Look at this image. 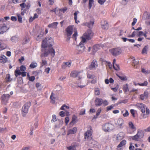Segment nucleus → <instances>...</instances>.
<instances>
[{
	"mask_svg": "<svg viewBox=\"0 0 150 150\" xmlns=\"http://www.w3.org/2000/svg\"><path fill=\"white\" fill-rule=\"evenodd\" d=\"M54 43L53 39L50 37L46 38L43 40L41 45L42 53L40 55L41 57H47L49 54L53 57L54 56V50L52 47L51 48Z\"/></svg>",
	"mask_w": 150,
	"mask_h": 150,
	"instance_id": "nucleus-1",
	"label": "nucleus"
},
{
	"mask_svg": "<svg viewBox=\"0 0 150 150\" xmlns=\"http://www.w3.org/2000/svg\"><path fill=\"white\" fill-rule=\"evenodd\" d=\"M93 33L91 30H88L83 35L81 42L84 43L87 40H90L93 37Z\"/></svg>",
	"mask_w": 150,
	"mask_h": 150,
	"instance_id": "nucleus-2",
	"label": "nucleus"
},
{
	"mask_svg": "<svg viewBox=\"0 0 150 150\" xmlns=\"http://www.w3.org/2000/svg\"><path fill=\"white\" fill-rule=\"evenodd\" d=\"M31 103L30 102H26L23 106L21 110V114L23 117L25 116L28 112V109L31 106Z\"/></svg>",
	"mask_w": 150,
	"mask_h": 150,
	"instance_id": "nucleus-3",
	"label": "nucleus"
},
{
	"mask_svg": "<svg viewBox=\"0 0 150 150\" xmlns=\"http://www.w3.org/2000/svg\"><path fill=\"white\" fill-rule=\"evenodd\" d=\"M144 136L143 131L141 129H138L136 135L132 137V139L136 141H140Z\"/></svg>",
	"mask_w": 150,
	"mask_h": 150,
	"instance_id": "nucleus-4",
	"label": "nucleus"
},
{
	"mask_svg": "<svg viewBox=\"0 0 150 150\" xmlns=\"http://www.w3.org/2000/svg\"><path fill=\"white\" fill-rule=\"evenodd\" d=\"M96 106H100L103 104L104 106H106L108 105V103L107 100H103L100 98H96L94 101Z\"/></svg>",
	"mask_w": 150,
	"mask_h": 150,
	"instance_id": "nucleus-5",
	"label": "nucleus"
},
{
	"mask_svg": "<svg viewBox=\"0 0 150 150\" xmlns=\"http://www.w3.org/2000/svg\"><path fill=\"white\" fill-rule=\"evenodd\" d=\"M113 125L109 123H106L102 125V129L105 132L110 131L113 129Z\"/></svg>",
	"mask_w": 150,
	"mask_h": 150,
	"instance_id": "nucleus-6",
	"label": "nucleus"
},
{
	"mask_svg": "<svg viewBox=\"0 0 150 150\" xmlns=\"http://www.w3.org/2000/svg\"><path fill=\"white\" fill-rule=\"evenodd\" d=\"M81 41L80 42L78 46H77L76 48L75 52L77 54H81L83 53L84 51L85 47Z\"/></svg>",
	"mask_w": 150,
	"mask_h": 150,
	"instance_id": "nucleus-7",
	"label": "nucleus"
},
{
	"mask_svg": "<svg viewBox=\"0 0 150 150\" xmlns=\"http://www.w3.org/2000/svg\"><path fill=\"white\" fill-rule=\"evenodd\" d=\"M109 51L113 56L115 57L120 55L122 52L121 49L119 47L112 48Z\"/></svg>",
	"mask_w": 150,
	"mask_h": 150,
	"instance_id": "nucleus-8",
	"label": "nucleus"
},
{
	"mask_svg": "<svg viewBox=\"0 0 150 150\" xmlns=\"http://www.w3.org/2000/svg\"><path fill=\"white\" fill-rule=\"evenodd\" d=\"M67 35V41H68L69 40L71 35L72 33L73 26L70 25L68 26L66 29Z\"/></svg>",
	"mask_w": 150,
	"mask_h": 150,
	"instance_id": "nucleus-9",
	"label": "nucleus"
},
{
	"mask_svg": "<svg viewBox=\"0 0 150 150\" xmlns=\"http://www.w3.org/2000/svg\"><path fill=\"white\" fill-rule=\"evenodd\" d=\"M87 76L89 79L88 81L91 83L95 84L96 83L97 78L94 75L88 73L87 74Z\"/></svg>",
	"mask_w": 150,
	"mask_h": 150,
	"instance_id": "nucleus-10",
	"label": "nucleus"
},
{
	"mask_svg": "<svg viewBox=\"0 0 150 150\" xmlns=\"http://www.w3.org/2000/svg\"><path fill=\"white\" fill-rule=\"evenodd\" d=\"M92 130L90 128V129L88 130L84 134V139H87V140H90L92 139Z\"/></svg>",
	"mask_w": 150,
	"mask_h": 150,
	"instance_id": "nucleus-11",
	"label": "nucleus"
},
{
	"mask_svg": "<svg viewBox=\"0 0 150 150\" xmlns=\"http://www.w3.org/2000/svg\"><path fill=\"white\" fill-rule=\"evenodd\" d=\"M10 97L9 94H4L1 97V102L2 104L6 105Z\"/></svg>",
	"mask_w": 150,
	"mask_h": 150,
	"instance_id": "nucleus-12",
	"label": "nucleus"
},
{
	"mask_svg": "<svg viewBox=\"0 0 150 150\" xmlns=\"http://www.w3.org/2000/svg\"><path fill=\"white\" fill-rule=\"evenodd\" d=\"M80 72L74 71L71 72L70 76L71 77L74 78L78 77L79 79H80L82 78L81 75H80Z\"/></svg>",
	"mask_w": 150,
	"mask_h": 150,
	"instance_id": "nucleus-13",
	"label": "nucleus"
},
{
	"mask_svg": "<svg viewBox=\"0 0 150 150\" xmlns=\"http://www.w3.org/2000/svg\"><path fill=\"white\" fill-rule=\"evenodd\" d=\"M137 108L140 110L142 113H144L145 112L146 105L141 103H138L136 104Z\"/></svg>",
	"mask_w": 150,
	"mask_h": 150,
	"instance_id": "nucleus-14",
	"label": "nucleus"
},
{
	"mask_svg": "<svg viewBox=\"0 0 150 150\" xmlns=\"http://www.w3.org/2000/svg\"><path fill=\"white\" fill-rule=\"evenodd\" d=\"M148 92L147 91H145L143 94L140 95L139 98L142 100H143L144 99H146L148 98Z\"/></svg>",
	"mask_w": 150,
	"mask_h": 150,
	"instance_id": "nucleus-15",
	"label": "nucleus"
},
{
	"mask_svg": "<svg viewBox=\"0 0 150 150\" xmlns=\"http://www.w3.org/2000/svg\"><path fill=\"white\" fill-rule=\"evenodd\" d=\"M97 67L98 64L97 61L96 59H94L89 66V68L90 69H96Z\"/></svg>",
	"mask_w": 150,
	"mask_h": 150,
	"instance_id": "nucleus-16",
	"label": "nucleus"
},
{
	"mask_svg": "<svg viewBox=\"0 0 150 150\" xmlns=\"http://www.w3.org/2000/svg\"><path fill=\"white\" fill-rule=\"evenodd\" d=\"M71 61L64 62L61 65V68L62 69H65L67 67H70L71 66Z\"/></svg>",
	"mask_w": 150,
	"mask_h": 150,
	"instance_id": "nucleus-17",
	"label": "nucleus"
},
{
	"mask_svg": "<svg viewBox=\"0 0 150 150\" xmlns=\"http://www.w3.org/2000/svg\"><path fill=\"white\" fill-rule=\"evenodd\" d=\"M94 22V21L93 20H92L89 22L83 23L82 24V25L84 26H86L89 28H91L93 27Z\"/></svg>",
	"mask_w": 150,
	"mask_h": 150,
	"instance_id": "nucleus-18",
	"label": "nucleus"
},
{
	"mask_svg": "<svg viewBox=\"0 0 150 150\" xmlns=\"http://www.w3.org/2000/svg\"><path fill=\"white\" fill-rule=\"evenodd\" d=\"M78 121L77 117L75 115H74L72 116V120L70 123V125H73L75 124Z\"/></svg>",
	"mask_w": 150,
	"mask_h": 150,
	"instance_id": "nucleus-19",
	"label": "nucleus"
},
{
	"mask_svg": "<svg viewBox=\"0 0 150 150\" xmlns=\"http://www.w3.org/2000/svg\"><path fill=\"white\" fill-rule=\"evenodd\" d=\"M128 127L129 128L132 130L133 132H134L136 130V127L134 125L132 122L130 121L128 122Z\"/></svg>",
	"mask_w": 150,
	"mask_h": 150,
	"instance_id": "nucleus-20",
	"label": "nucleus"
},
{
	"mask_svg": "<svg viewBox=\"0 0 150 150\" xmlns=\"http://www.w3.org/2000/svg\"><path fill=\"white\" fill-rule=\"evenodd\" d=\"M124 137V134L122 132H120L117 134L116 137V139L120 141L122 140Z\"/></svg>",
	"mask_w": 150,
	"mask_h": 150,
	"instance_id": "nucleus-21",
	"label": "nucleus"
},
{
	"mask_svg": "<svg viewBox=\"0 0 150 150\" xmlns=\"http://www.w3.org/2000/svg\"><path fill=\"white\" fill-rule=\"evenodd\" d=\"M7 61V57L4 55H1L0 56V62L4 64L6 63Z\"/></svg>",
	"mask_w": 150,
	"mask_h": 150,
	"instance_id": "nucleus-22",
	"label": "nucleus"
},
{
	"mask_svg": "<svg viewBox=\"0 0 150 150\" xmlns=\"http://www.w3.org/2000/svg\"><path fill=\"white\" fill-rule=\"evenodd\" d=\"M77 131V128L76 127H74L73 128L69 129L68 131L67 135L69 134H75Z\"/></svg>",
	"mask_w": 150,
	"mask_h": 150,
	"instance_id": "nucleus-23",
	"label": "nucleus"
},
{
	"mask_svg": "<svg viewBox=\"0 0 150 150\" xmlns=\"http://www.w3.org/2000/svg\"><path fill=\"white\" fill-rule=\"evenodd\" d=\"M143 34V33L142 31H134L132 33V36H135L136 35L138 37H140V36L142 35Z\"/></svg>",
	"mask_w": 150,
	"mask_h": 150,
	"instance_id": "nucleus-24",
	"label": "nucleus"
},
{
	"mask_svg": "<svg viewBox=\"0 0 150 150\" xmlns=\"http://www.w3.org/2000/svg\"><path fill=\"white\" fill-rule=\"evenodd\" d=\"M116 59H114L113 60L112 65L114 69L116 70H119L120 69V67L119 65L115 64Z\"/></svg>",
	"mask_w": 150,
	"mask_h": 150,
	"instance_id": "nucleus-25",
	"label": "nucleus"
},
{
	"mask_svg": "<svg viewBox=\"0 0 150 150\" xmlns=\"http://www.w3.org/2000/svg\"><path fill=\"white\" fill-rule=\"evenodd\" d=\"M20 6L21 8V10H23L25 8H26L27 9H28L30 7V4H25L24 3H22L20 4Z\"/></svg>",
	"mask_w": 150,
	"mask_h": 150,
	"instance_id": "nucleus-26",
	"label": "nucleus"
},
{
	"mask_svg": "<svg viewBox=\"0 0 150 150\" xmlns=\"http://www.w3.org/2000/svg\"><path fill=\"white\" fill-rule=\"evenodd\" d=\"M124 120L122 118H119L118 119L116 124L118 126H120V127L121 128L122 126V125L123 124Z\"/></svg>",
	"mask_w": 150,
	"mask_h": 150,
	"instance_id": "nucleus-27",
	"label": "nucleus"
},
{
	"mask_svg": "<svg viewBox=\"0 0 150 150\" xmlns=\"http://www.w3.org/2000/svg\"><path fill=\"white\" fill-rule=\"evenodd\" d=\"M58 24V23L57 22H53L52 23L49 24L48 25V27L50 28H57Z\"/></svg>",
	"mask_w": 150,
	"mask_h": 150,
	"instance_id": "nucleus-28",
	"label": "nucleus"
},
{
	"mask_svg": "<svg viewBox=\"0 0 150 150\" xmlns=\"http://www.w3.org/2000/svg\"><path fill=\"white\" fill-rule=\"evenodd\" d=\"M148 45H147L144 46V47L143 48L141 52L142 54H147V51L148 49Z\"/></svg>",
	"mask_w": 150,
	"mask_h": 150,
	"instance_id": "nucleus-29",
	"label": "nucleus"
},
{
	"mask_svg": "<svg viewBox=\"0 0 150 150\" xmlns=\"http://www.w3.org/2000/svg\"><path fill=\"white\" fill-rule=\"evenodd\" d=\"M102 28L104 30H107L108 28V24L106 21H104V23L101 25Z\"/></svg>",
	"mask_w": 150,
	"mask_h": 150,
	"instance_id": "nucleus-30",
	"label": "nucleus"
},
{
	"mask_svg": "<svg viewBox=\"0 0 150 150\" xmlns=\"http://www.w3.org/2000/svg\"><path fill=\"white\" fill-rule=\"evenodd\" d=\"M54 94L53 92L52 93L50 98L51 99V102L52 104H54L55 103V98L54 96Z\"/></svg>",
	"mask_w": 150,
	"mask_h": 150,
	"instance_id": "nucleus-31",
	"label": "nucleus"
},
{
	"mask_svg": "<svg viewBox=\"0 0 150 150\" xmlns=\"http://www.w3.org/2000/svg\"><path fill=\"white\" fill-rule=\"evenodd\" d=\"M122 87L123 90L125 93H126L129 91L128 85L127 84L124 85Z\"/></svg>",
	"mask_w": 150,
	"mask_h": 150,
	"instance_id": "nucleus-32",
	"label": "nucleus"
},
{
	"mask_svg": "<svg viewBox=\"0 0 150 150\" xmlns=\"http://www.w3.org/2000/svg\"><path fill=\"white\" fill-rule=\"evenodd\" d=\"M7 45L4 43H0V50H1L6 48Z\"/></svg>",
	"mask_w": 150,
	"mask_h": 150,
	"instance_id": "nucleus-33",
	"label": "nucleus"
},
{
	"mask_svg": "<svg viewBox=\"0 0 150 150\" xmlns=\"http://www.w3.org/2000/svg\"><path fill=\"white\" fill-rule=\"evenodd\" d=\"M121 112L122 114V115L124 117H127L129 115V112L128 110H126L121 111Z\"/></svg>",
	"mask_w": 150,
	"mask_h": 150,
	"instance_id": "nucleus-34",
	"label": "nucleus"
},
{
	"mask_svg": "<svg viewBox=\"0 0 150 150\" xmlns=\"http://www.w3.org/2000/svg\"><path fill=\"white\" fill-rule=\"evenodd\" d=\"M126 143V141L124 139L121 141L120 143L117 146V147L118 148H120L123 146H124Z\"/></svg>",
	"mask_w": 150,
	"mask_h": 150,
	"instance_id": "nucleus-35",
	"label": "nucleus"
},
{
	"mask_svg": "<svg viewBox=\"0 0 150 150\" xmlns=\"http://www.w3.org/2000/svg\"><path fill=\"white\" fill-rule=\"evenodd\" d=\"M79 13V11H76L74 13V19L76 23H78L79 22V21L77 20V14Z\"/></svg>",
	"mask_w": 150,
	"mask_h": 150,
	"instance_id": "nucleus-36",
	"label": "nucleus"
},
{
	"mask_svg": "<svg viewBox=\"0 0 150 150\" xmlns=\"http://www.w3.org/2000/svg\"><path fill=\"white\" fill-rule=\"evenodd\" d=\"M7 30V28L6 26H2L0 28V32L1 34H3L6 32Z\"/></svg>",
	"mask_w": 150,
	"mask_h": 150,
	"instance_id": "nucleus-37",
	"label": "nucleus"
},
{
	"mask_svg": "<svg viewBox=\"0 0 150 150\" xmlns=\"http://www.w3.org/2000/svg\"><path fill=\"white\" fill-rule=\"evenodd\" d=\"M101 110H102L101 108H99L97 110L96 116H94V118L96 119L98 117V116L99 115L100 113L101 112Z\"/></svg>",
	"mask_w": 150,
	"mask_h": 150,
	"instance_id": "nucleus-38",
	"label": "nucleus"
},
{
	"mask_svg": "<svg viewBox=\"0 0 150 150\" xmlns=\"http://www.w3.org/2000/svg\"><path fill=\"white\" fill-rule=\"evenodd\" d=\"M37 66V64L36 62H32L30 64L29 67L31 68H34Z\"/></svg>",
	"mask_w": 150,
	"mask_h": 150,
	"instance_id": "nucleus-39",
	"label": "nucleus"
},
{
	"mask_svg": "<svg viewBox=\"0 0 150 150\" xmlns=\"http://www.w3.org/2000/svg\"><path fill=\"white\" fill-rule=\"evenodd\" d=\"M5 79L7 82L10 81L12 80L10 78V75L9 74H7L6 75Z\"/></svg>",
	"mask_w": 150,
	"mask_h": 150,
	"instance_id": "nucleus-40",
	"label": "nucleus"
},
{
	"mask_svg": "<svg viewBox=\"0 0 150 150\" xmlns=\"http://www.w3.org/2000/svg\"><path fill=\"white\" fill-rule=\"evenodd\" d=\"M146 114L145 115L144 114L143 115V117L144 118H146L148 117V115L149 114V110L147 108H146Z\"/></svg>",
	"mask_w": 150,
	"mask_h": 150,
	"instance_id": "nucleus-41",
	"label": "nucleus"
},
{
	"mask_svg": "<svg viewBox=\"0 0 150 150\" xmlns=\"http://www.w3.org/2000/svg\"><path fill=\"white\" fill-rule=\"evenodd\" d=\"M15 75L16 77H17L18 75H21V72L20 70L16 69L15 71Z\"/></svg>",
	"mask_w": 150,
	"mask_h": 150,
	"instance_id": "nucleus-42",
	"label": "nucleus"
},
{
	"mask_svg": "<svg viewBox=\"0 0 150 150\" xmlns=\"http://www.w3.org/2000/svg\"><path fill=\"white\" fill-rule=\"evenodd\" d=\"M67 148L68 150H76L75 146L74 145L67 147Z\"/></svg>",
	"mask_w": 150,
	"mask_h": 150,
	"instance_id": "nucleus-43",
	"label": "nucleus"
},
{
	"mask_svg": "<svg viewBox=\"0 0 150 150\" xmlns=\"http://www.w3.org/2000/svg\"><path fill=\"white\" fill-rule=\"evenodd\" d=\"M69 109V107L65 104L63 105L60 108V109L62 110H65L66 109Z\"/></svg>",
	"mask_w": 150,
	"mask_h": 150,
	"instance_id": "nucleus-44",
	"label": "nucleus"
},
{
	"mask_svg": "<svg viewBox=\"0 0 150 150\" xmlns=\"http://www.w3.org/2000/svg\"><path fill=\"white\" fill-rule=\"evenodd\" d=\"M68 8L67 7H64L62 8L59 9V12H62L64 13L67 11Z\"/></svg>",
	"mask_w": 150,
	"mask_h": 150,
	"instance_id": "nucleus-45",
	"label": "nucleus"
},
{
	"mask_svg": "<svg viewBox=\"0 0 150 150\" xmlns=\"http://www.w3.org/2000/svg\"><path fill=\"white\" fill-rule=\"evenodd\" d=\"M77 36V31L74 32V34L73 35L72 38L75 41H76L77 38L76 37Z\"/></svg>",
	"mask_w": 150,
	"mask_h": 150,
	"instance_id": "nucleus-46",
	"label": "nucleus"
},
{
	"mask_svg": "<svg viewBox=\"0 0 150 150\" xmlns=\"http://www.w3.org/2000/svg\"><path fill=\"white\" fill-rule=\"evenodd\" d=\"M40 63L41 67H42L47 64V62L45 59H42Z\"/></svg>",
	"mask_w": 150,
	"mask_h": 150,
	"instance_id": "nucleus-47",
	"label": "nucleus"
},
{
	"mask_svg": "<svg viewBox=\"0 0 150 150\" xmlns=\"http://www.w3.org/2000/svg\"><path fill=\"white\" fill-rule=\"evenodd\" d=\"M148 82L147 81H145L144 83H138V85L140 86H147Z\"/></svg>",
	"mask_w": 150,
	"mask_h": 150,
	"instance_id": "nucleus-48",
	"label": "nucleus"
},
{
	"mask_svg": "<svg viewBox=\"0 0 150 150\" xmlns=\"http://www.w3.org/2000/svg\"><path fill=\"white\" fill-rule=\"evenodd\" d=\"M93 2V1H91L89 0V2L88 3V8L89 9H90L91 8L92 6Z\"/></svg>",
	"mask_w": 150,
	"mask_h": 150,
	"instance_id": "nucleus-49",
	"label": "nucleus"
},
{
	"mask_svg": "<svg viewBox=\"0 0 150 150\" xmlns=\"http://www.w3.org/2000/svg\"><path fill=\"white\" fill-rule=\"evenodd\" d=\"M18 20L20 23H22V18L21 16L20 15V14H17Z\"/></svg>",
	"mask_w": 150,
	"mask_h": 150,
	"instance_id": "nucleus-50",
	"label": "nucleus"
},
{
	"mask_svg": "<svg viewBox=\"0 0 150 150\" xmlns=\"http://www.w3.org/2000/svg\"><path fill=\"white\" fill-rule=\"evenodd\" d=\"M5 145L2 140H0V149H3Z\"/></svg>",
	"mask_w": 150,
	"mask_h": 150,
	"instance_id": "nucleus-51",
	"label": "nucleus"
},
{
	"mask_svg": "<svg viewBox=\"0 0 150 150\" xmlns=\"http://www.w3.org/2000/svg\"><path fill=\"white\" fill-rule=\"evenodd\" d=\"M43 37V35L41 34L38 35L37 38L36 40L38 41H40L42 39V38Z\"/></svg>",
	"mask_w": 150,
	"mask_h": 150,
	"instance_id": "nucleus-52",
	"label": "nucleus"
},
{
	"mask_svg": "<svg viewBox=\"0 0 150 150\" xmlns=\"http://www.w3.org/2000/svg\"><path fill=\"white\" fill-rule=\"evenodd\" d=\"M20 70L22 71H25L26 70V67L24 65H21L20 67Z\"/></svg>",
	"mask_w": 150,
	"mask_h": 150,
	"instance_id": "nucleus-53",
	"label": "nucleus"
},
{
	"mask_svg": "<svg viewBox=\"0 0 150 150\" xmlns=\"http://www.w3.org/2000/svg\"><path fill=\"white\" fill-rule=\"evenodd\" d=\"M114 107V106L112 105L110 106H108L106 107V111L108 112L110 110H111L112 109H113Z\"/></svg>",
	"mask_w": 150,
	"mask_h": 150,
	"instance_id": "nucleus-54",
	"label": "nucleus"
},
{
	"mask_svg": "<svg viewBox=\"0 0 150 150\" xmlns=\"http://www.w3.org/2000/svg\"><path fill=\"white\" fill-rule=\"evenodd\" d=\"M93 50L94 52H96L98 50V45H95L93 47Z\"/></svg>",
	"mask_w": 150,
	"mask_h": 150,
	"instance_id": "nucleus-55",
	"label": "nucleus"
},
{
	"mask_svg": "<svg viewBox=\"0 0 150 150\" xmlns=\"http://www.w3.org/2000/svg\"><path fill=\"white\" fill-rule=\"evenodd\" d=\"M69 118L68 117H65V122L66 124V125H67L69 121Z\"/></svg>",
	"mask_w": 150,
	"mask_h": 150,
	"instance_id": "nucleus-56",
	"label": "nucleus"
},
{
	"mask_svg": "<svg viewBox=\"0 0 150 150\" xmlns=\"http://www.w3.org/2000/svg\"><path fill=\"white\" fill-rule=\"evenodd\" d=\"M59 115L62 117H64L65 115V112L63 111H61L59 113Z\"/></svg>",
	"mask_w": 150,
	"mask_h": 150,
	"instance_id": "nucleus-57",
	"label": "nucleus"
},
{
	"mask_svg": "<svg viewBox=\"0 0 150 150\" xmlns=\"http://www.w3.org/2000/svg\"><path fill=\"white\" fill-rule=\"evenodd\" d=\"M85 114V110L83 109H82L81 111L79 112V115H83Z\"/></svg>",
	"mask_w": 150,
	"mask_h": 150,
	"instance_id": "nucleus-58",
	"label": "nucleus"
},
{
	"mask_svg": "<svg viewBox=\"0 0 150 150\" xmlns=\"http://www.w3.org/2000/svg\"><path fill=\"white\" fill-rule=\"evenodd\" d=\"M100 94V91L98 89H97L95 90V94L96 95H99Z\"/></svg>",
	"mask_w": 150,
	"mask_h": 150,
	"instance_id": "nucleus-59",
	"label": "nucleus"
},
{
	"mask_svg": "<svg viewBox=\"0 0 150 150\" xmlns=\"http://www.w3.org/2000/svg\"><path fill=\"white\" fill-rule=\"evenodd\" d=\"M105 1V0H98V2L101 5H103Z\"/></svg>",
	"mask_w": 150,
	"mask_h": 150,
	"instance_id": "nucleus-60",
	"label": "nucleus"
},
{
	"mask_svg": "<svg viewBox=\"0 0 150 150\" xmlns=\"http://www.w3.org/2000/svg\"><path fill=\"white\" fill-rule=\"evenodd\" d=\"M137 21V19L135 18H134L133 19V21L132 23V26L134 25Z\"/></svg>",
	"mask_w": 150,
	"mask_h": 150,
	"instance_id": "nucleus-61",
	"label": "nucleus"
},
{
	"mask_svg": "<svg viewBox=\"0 0 150 150\" xmlns=\"http://www.w3.org/2000/svg\"><path fill=\"white\" fill-rule=\"evenodd\" d=\"M52 121H53L54 122H55L57 120L56 115H53L52 116Z\"/></svg>",
	"mask_w": 150,
	"mask_h": 150,
	"instance_id": "nucleus-62",
	"label": "nucleus"
},
{
	"mask_svg": "<svg viewBox=\"0 0 150 150\" xmlns=\"http://www.w3.org/2000/svg\"><path fill=\"white\" fill-rule=\"evenodd\" d=\"M130 112L131 114L132 115V116L133 117H135V112L134 110V109H131L130 110Z\"/></svg>",
	"mask_w": 150,
	"mask_h": 150,
	"instance_id": "nucleus-63",
	"label": "nucleus"
},
{
	"mask_svg": "<svg viewBox=\"0 0 150 150\" xmlns=\"http://www.w3.org/2000/svg\"><path fill=\"white\" fill-rule=\"evenodd\" d=\"M132 143H130V145L129 147V149L130 150H134V146L132 145Z\"/></svg>",
	"mask_w": 150,
	"mask_h": 150,
	"instance_id": "nucleus-64",
	"label": "nucleus"
}]
</instances>
